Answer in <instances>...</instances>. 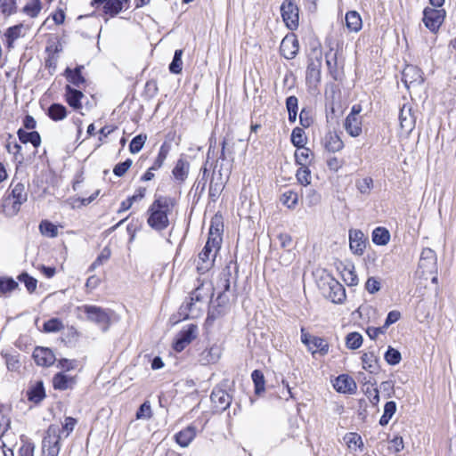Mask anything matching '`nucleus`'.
<instances>
[{"instance_id":"f257e3e1","label":"nucleus","mask_w":456,"mask_h":456,"mask_svg":"<svg viewBox=\"0 0 456 456\" xmlns=\"http://www.w3.org/2000/svg\"><path fill=\"white\" fill-rule=\"evenodd\" d=\"M175 204V201L171 197H156L147 210L148 225L157 232L167 229L169 225L168 214L172 211Z\"/></svg>"},{"instance_id":"f03ea898","label":"nucleus","mask_w":456,"mask_h":456,"mask_svg":"<svg viewBox=\"0 0 456 456\" xmlns=\"http://www.w3.org/2000/svg\"><path fill=\"white\" fill-rule=\"evenodd\" d=\"M180 310L183 313L189 311L197 312L199 314L208 311V314H209L208 295L203 292L202 288H196L191 292L190 297L182 304Z\"/></svg>"},{"instance_id":"7ed1b4c3","label":"nucleus","mask_w":456,"mask_h":456,"mask_svg":"<svg viewBox=\"0 0 456 456\" xmlns=\"http://www.w3.org/2000/svg\"><path fill=\"white\" fill-rule=\"evenodd\" d=\"M61 428L50 425L42 442L43 456H58L60 452Z\"/></svg>"},{"instance_id":"20e7f679","label":"nucleus","mask_w":456,"mask_h":456,"mask_svg":"<svg viewBox=\"0 0 456 456\" xmlns=\"http://www.w3.org/2000/svg\"><path fill=\"white\" fill-rule=\"evenodd\" d=\"M436 261V254L433 249L429 248H423L416 273L421 278L428 280V274H436L437 272Z\"/></svg>"},{"instance_id":"39448f33","label":"nucleus","mask_w":456,"mask_h":456,"mask_svg":"<svg viewBox=\"0 0 456 456\" xmlns=\"http://www.w3.org/2000/svg\"><path fill=\"white\" fill-rule=\"evenodd\" d=\"M280 11L286 27L290 30H296L299 25V9L295 1L284 0Z\"/></svg>"},{"instance_id":"423d86ee","label":"nucleus","mask_w":456,"mask_h":456,"mask_svg":"<svg viewBox=\"0 0 456 456\" xmlns=\"http://www.w3.org/2000/svg\"><path fill=\"white\" fill-rule=\"evenodd\" d=\"M199 335V327L197 324L189 323L184 325L176 335L173 343V349L180 353L190 345Z\"/></svg>"},{"instance_id":"0eeeda50","label":"nucleus","mask_w":456,"mask_h":456,"mask_svg":"<svg viewBox=\"0 0 456 456\" xmlns=\"http://www.w3.org/2000/svg\"><path fill=\"white\" fill-rule=\"evenodd\" d=\"M239 266L237 261L231 259L220 273V277L217 281V288L224 289V292H227L230 290L232 284L236 287Z\"/></svg>"},{"instance_id":"6e6552de","label":"nucleus","mask_w":456,"mask_h":456,"mask_svg":"<svg viewBox=\"0 0 456 456\" xmlns=\"http://www.w3.org/2000/svg\"><path fill=\"white\" fill-rule=\"evenodd\" d=\"M446 12L444 9L426 7L423 10V23L431 32L436 33L444 21Z\"/></svg>"},{"instance_id":"1a4fd4ad","label":"nucleus","mask_w":456,"mask_h":456,"mask_svg":"<svg viewBox=\"0 0 456 456\" xmlns=\"http://www.w3.org/2000/svg\"><path fill=\"white\" fill-rule=\"evenodd\" d=\"M323 294L333 303H342L346 298V289L341 283L330 277L327 281V288H323Z\"/></svg>"},{"instance_id":"9d476101","label":"nucleus","mask_w":456,"mask_h":456,"mask_svg":"<svg viewBox=\"0 0 456 456\" xmlns=\"http://www.w3.org/2000/svg\"><path fill=\"white\" fill-rule=\"evenodd\" d=\"M216 255V252L212 251L210 248L205 245L202 250L199 253L197 271L200 274H204L209 271L214 266Z\"/></svg>"},{"instance_id":"9b49d317","label":"nucleus","mask_w":456,"mask_h":456,"mask_svg":"<svg viewBox=\"0 0 456 456\" xmlns=\"http://www.w3.org/2000/svg\"><path fill=\"white\" fill-rule=\"evenodd\" d=\"M210 400L216 411H225L232 403L231 395L225 390L220 387H215L212 390Z\"/></svg>"},{"instance_id":"f8f14e48","label":"nucleus","mask_w":456,"mask_h":456,"mask_svg":"<svg viewBox=\"0 0 456 456\" xmlns=\"http://www.w3.org/2000/svg\"><path fill=\"white\" fill-rule=\"evenodd\" d=\"M299 50V43L295 35L286 36L280 45L281 54L287 60L296 57Z\"/></svg>"},{"instance_id":"ddd939ff","label":"nucleus","mask_w":456,"mask_h":456,"mask_svg":"<svg viewBox=\"0 0 456 456\" xmlns=\"http://www.w3.org/2000/svg\"><path fill=\"white\" fill-rule=\"evenodd\" d=\"M402 81L407 88L411 86H419L423 84L424 78L421 69L413 65L406 66L402 74Z\"/></svg>"},{"instance_id":"4468645a","label":"nucleus","mask_w":456,"mask_h":456,"mask_svg":"<svg viewBox=\"0 0 456 456\" xmlns=\"http://www.w3.org/2000/svg\"><path fill=\"white\" fill-rule=\"evenodd\" d=\"M367 238L361 230L349 231V247L351 251L357 256L363 254L366 248Z\"/></svg>"},{"instance_id":"2eb2a0df","label":"nucleus","mask_w":456,"mask_h":456,"mask_svg":"<svg viewBox=\"0 0 456 456\" xmlns=\"http://www.w3.org/2000/svg\"><path fill=\"white\" fill-rule=\"evenodd\" d=\"M321 68H322V58H316L315 60H309L305 79L306 83L310 86H317L321 82Z\"/></svg>"},{"instance_id":"dca6fc26","label":"nucleus","mask_w":456,"mask_h":456,"mask_svg":"<svg viewBox=\"0 0 456 456\" xmlns=\"http://www.w3.org/2000/svg\"><path fill=\"white\" fill-rule=\"evenodd\" d=\"M399 121L402 130L410 134L415 127L416 118L411 106L403 105L400 110Z\"/></svg>"},{"instance_id":"f3484780","label":"nucleus","mask_w":456,"mask_h":456,"mask_svg":"<svg viewBox=\"0 0 456 456\" xmlns=\"http://www.w3.org/2000/svg\"><path fill=\"white\" fill-rule=\"evenodd\" d=\"M33 358L37 365L43 367L51 366L55 362L53 352L46 347H37L33 352Z\"/></svg>"},{"instance_id":"a211bd4d","label":"nucleus","mask_w":456,"mask_h":456,"mask_svg":"<svg viewBox=\"0 0 456 456\" xmlns=\"http://www.w3.org/2000/svg\"><path fill=\"white\" fill-rule=\"evenodd\" d=\"M10 189H11L10 196L13 200L12 208L14 209L18 210L20 208V206L27 201V199H28L27 190L25 188V185L20 182L17 183H12Z\"/></svg>"},{"instance_id":"6ab92c4d","label":"nucleus","mask_w":456,"mask_h":456,"mask_svg":"<svg viewBox=\"0 0 456 456\" xmlns=\"http://www.w3.org/2000/svg\"><path fill=\"white\" fill-rule=\"evenodd\" d=\"M333 387L338 393L343 394H353L356 390V383L351 377L346 374L339 375L336 379Z\"/></svg>"},{"instance_id":"aec40b11","label":"nucleus","mask_w":456,"mask_h":456,"mask_svg":"<svg viewBox=\"0 0 456 456\" xmlns=\"http://www.w3.org/2000/svg\"><path fill=\"white\" fill-rule=\"evenodd\" d=\"M197 435V428L193 425H189L185 428L175 435V441L183 448H186L193 441Z\"/></svg>"},{"instance_id":"412c9836","label":"nucleus","mask_w":456,"mask_h":456,"mask_svg":"<svg viewBox=\"0 0 456 456\" xmlns=\"http://www.w3.org/2000/svg\"><path fill=\"white\" fill-rule=\"evenodd\" d=\"M84 97L82 91L72 87L70 85L65 86V101L74 110L82 108L81 99Z\"/></svg>"},{"instance_id":"4be33fe9","label":"nucleus","mask_w":456,"mask_h":456,"mask_svg":"<svg viewBox=\"0 0 456 456\" xmlns=\"http://www.w3.org/2000/svg\"><path fill=\"white\" fill-rule=\"evenodd\" d=\"M344 128L351 137H358L362 133V117H346Z\"/></svg>"},{"instance_id":"5701e85b","label":"nucleus","mask_w":456,"mask_h":456,"mask_svg":"<svg viewBox=\"0 0 456 456\" xmlns=\"http://www.w3.org/2000/svg\"><path fill=\"white\" fill-rule=\"evenodd\" d=\"M324 148L329 152H338L344 148V142L336 132L329 131L324 136Z\"/></svg>"},{"instance_id":"b1692460","label":"nucleus","mask_w":456,"mask_h":456,"mask_svg":"<svg viewBox=\"0 0 456 456\" xmlns=\"http://www.w3.org/2000/svg\"><path fill=\"white\" fill-rule=\"evenodd\" d=\"M83 69V65H77L74 69L67 67L64 70V76L71 85L77 87H80L82 85L86 83V78L82 75Z\"/></svg>"},{"instance_id":"393cba45","label":"nucleus","mask_w":456,"mask_h":456,"mask_svg":"<svg viewBox=\"0 0 456 456\" xmlns=\"http://www.w3.org/2000/svg\"><path fill=\"white\" fill-rule=\"evenodd\" d=\"M91 5L94 7L102 5L103 12L110 14L111 17L116 16L122 11V7L117 0H93Z\"/></svg>"},{"instance_id":"a878e982","label":"nucleus","mask_w":456,"mask_h":456,"mask_svg":"<svg viewBox=\"0 0 456 456\" xmlns=\"http://www.w3.org/2000/svg\"><path fill=\"white\" fill-rule=\"evenodd\" d=\"M17 135L21 143L30 142L35 148H38L41 144V136L37 131L28 132L24 128H19Z\"/></svg>"},{"instance_id":"bb28decb","label":"nucleus","mask_w":456,"mask_h":456,"mask_svg":"<svg viewBox=\"0 0 456 456\" xmlns=\"http://www.w3.org/2000/svg\"><path fill=\"white\" fill-rule=\"evenodd\" d=\"M362 368L371 374H377L379 371V358L373 353H364L362 355Z\"/></svg>"},{"instance_id":"cd10ccee","label":"nucleus","mask_w":456,"mask_h":456,"mask_svg":"<svg viewBox=\"0 0 456 456\" xmlns=\"http://www.w3.org/2000/svg\"><path fill=\"white\" fill-rule=\"evenodd\" d=\"M189 167L190 163L184 159L180 158L172 170L175 179L180 183L184 182L189 174Z\"/></svg>"},{"instance_id":"c85d7f7f","label":"nucleus","mask_w":456,"mask_h":456,"mask_svg":"<svg viewBox=\"0 0 456 456\" xmlns=\"http://www.w3.org/2000/svg\"><path fill=\"white\" fill-rule=\"evenodd\" d=\"M346 26L351 32H358L362 27L361 15L356 11H349L345 16Z\"/></svg>"},{"instance_id":"c756f323","label":"nucleus","mask_w":456,"mask_h":456,"mask_svg":"<svg viewBox=\"0 0 456 456\" xmlns=\"http://www.w3.org/2000/svg\"><path fill=\"white\" fill-rule=\"evenodd\" d=\"M28 400L38 403L45 397V391L43 381H37L27 391Z\"/></svg>"},{"instance_id":"7c9ffc66","label":"nucleus","mask_w":456,"mask_h":456,"mask_svg":"<svg viewBox=\"0 0 456 456\" xmlns=\"http://www.w3.org/2000/svg\"><path fill=\"white\" fill-rule=\"evenodd\" d=\"M372 242L377 246H385L390 240V232L385 227H376L371 233Z\"/></svg>"},{"instance_id":"2f4dec72","label":"nucleus","mask_w":456,"mask_h":456,"mask_svg":"<svg viewBox=\"0 0 456 456\" xmlns=\"http://www.w3.org/2000/svg\"><path fill=\"white\" fill-rule=\"evenodd\" d=\"M73 383V379L62 372H58L53 378V387L57 390H66L69 388Z\"/></svg>"},{"instance_id":"473e14b6","label":"nucleus","mask_w":456,"mask_h":456,"mask_svg":"<svg viewBox=\"0 0 456 456\" xmlns=\"http://www.w3.org/2000/svg\"><path fill=\"white\" fill-rule=\"evenodd\" d=\"M48 117L53 121H60L66 118L67 109L61 103H52L47 110Z\"/></svg>"},{"instance_id":"72a5a7b5","label":"nucleus","mask_w":456,"mask_h":456,"mask_svg":"<svg viewBox=\"0 0 456 456\" xmlns=\"http://www.w3.org/2000/svg\"><path fill=\"white\" fill-rule=\"evenodd\" d=\"M307 347L313 354L319 353L322 355H325L329 352L328 343L323 338L319 337H313L311 344Z\"/></svg>"},{"instance_id":"f704fd0d","label":"nucleus","mask_w":456,"mask_h":456,"mask_svg":"<svg viewBox=\"0 0 456 456\" xmlns=\"http://www.w3.org/2000/svg\"><path fill=\"white\" fill-rule=\"evenodd\" d=\"M341 276L348 286H355L358 284V276L355 273L353 265H345L341 270Z\"/></svg>"},{"instance_id":"c9c22d12","label":"nucleus","mask_w":456,"mask_h":456,"mask_svg":"<svg viewBox=\"0 0 456 456\" xmlns=\"http://www.w3.org/2000/svg\"><path fill=\"white\" fill-rule=\"evenodd\" d=\"M18 11V0H0V14L8 18Z\"/></svg>"},{"instance_id":"e433bc0d","label":"nucleus","mask_w":456,"mask_h":456,"mask_svg":"<svg viewBox=\"0 0 456 456\" xmlns=\"http://www.w3.org/2000/svg\"><path fill=\"white\" fill-rule=\"evenodd\" d=\"M171 146L167 143L163 142L159 150L158 156L156 159L154 160L152 166L151 167V170H159L164 164L169 151H170Z\"/></svg>"},{"instance_id":"4c0bfd02","label":"nucleus","mask_w":456,"mask_h":456,"mask_svg":"<svg viewBox=\"0 0 456 456\" xmlns=\"http://www.w3.org/2000/svg\"><path fill=\"white\" fill-rule=\"evenodd\" d=\"M223 189L224 185L222 182V175L219 174L217 181H215V178L212 177L209 183L208 196L213 202H216V200L219 198Z\"/></svg>"},{"instance_id":"58836bf2","label":"nucleus","mask_w":456,"mask_h":456,"mask_svg":"<svg viewBox=\"0 0 456 456\" xmlns=\"http://www.w3.org/2000/svg\"><path fill=\"white\" fill-rule=\"evenodd\" d=\"M306 136L305 133L303 128L301 127H295L292 130L291 135H290V141L291 143L297 149L300 150V148H303V146L306 142Z\"/></svg>"},{"instance_id":"ea45409f","label":"nucleus","mask_w":456,"mask_h":456,"mask_svg":"<svg viewBox=\"0 0 456 456\" xmlns=\"http://www.w3.org/2000/svg\"><path fill=\"white\" fill-rule=\"evenodd\" d=\"M183 50L182 49H176L174 53V56L172 59V61L170 62L168 66L169 72L175 75H178L183 70Z\"/></svg>"},{"instance_id":"a19ab883","label":"nucleus","mask_w":456,"mask_h":456,"mask_svg":"<svg viewBox=\"0 0 456 456\" xmlns=\"http://www.w3.org/2000/svg\"><path fill=\"white\" fill-rule=\"evenodd\" d=\"M311 155H313L312 151L304 145L300 150L297 149L295 152V161L299 166L307 167L311 162Z\"/></svg>"},{"instance_id":"79ce46f5","label":"nucleus","mask_w":456,"mask_h":456,"mask_svg":"<svg viewBox=\"0 0 456 456\" xmlns=\"http://www.w3.org/2000/svg\"><path fill=\"white\" fill-rule=\"evenodd\" d=\"M220 356V350L217 346H211L201 354L200 362L203 364L214 363Z\"/></svg>"},{"instance_id":"37998d69","label":"nucleus","mask_w":456,"mask_h":456,"mask_svg":"<svg viewBox=\"0 0 456 456\" xmlns=\"http://www.w3.org/2000/svg\"><path fill=\"white\" fill-rule=\"evenodd\" d=\"M280 200L288 208L293 209L297 204L298 195L296 191L288 190L281 194Z\"/></svg>"},{"instance_id":"c03bdc74","label":"nucleus","mask_w":456,"mask_h":456,"mask_svg":"<svg viewBox=\"0 0 456 456\" xmlns=\"http://www.w3.org/2000/svg\"><path fill=\"white\" fill-rule=\"evenodd\" d=\"M396 411V403L394 401L387 402L384 406V412L379 419V425L386 426Z\"/></svg>"},{"instance_id":"a18cd8bd","label":"nucleus","mask_w":456,"mask_h":456,"mask_svg":"<svg viewBox=\"0 0 456 456\" xmlns=\"http://www.w3.org/2000/svg\"><path fill=\"white\" fill-rule=\"evenodd\" d=\"M201 177L196 181L193 184L191 191H194L195 195L200 197L205 191L207 182H208V169L202 167L200 169Z\"/></svg>"},{"instance_id":"49530a36","label":"nucleus","mask_w":456,"mask_h":456,"mask_svg":"<svg viewBox=\"0 0 456 456\" xmlns=\"http://www.w3.org/2000/svg\"><path fill=\"white\" fill-rule=\"evenodd\" d=\"M42 9L41 0H31L22 8V12L29 16L30 18H36L39 14Z\"/></svg>"},{"instance_id":"de8ad7c7","label":"nucleus","mask_w":456,"mask_h":456,"mask_svg":"<svg viewBox=\"0 0 456 456\" xmlns=\"http://www.w3.org/2000/svg\"><path fill=\"white\" fill-rule=\"evenodd\" d=\"M40 232L49 238H55L58 235L57 226L48 220H43L39 224Z\"/></svg>"},{"instance_id":"09e8293b","label":"nucleus","mask_w":456,"mask_h":456,"mask_svg":"<svg viewBox=\"0 0 456 456\" xmlns=\"http://www.w3.org/2000/svg\"><path fill=\"white\" fill-rule=\"evenodd\" d=\"M326 57V63L328 66V69L330 70V75L332 77L337 80V52H333V49L330 48L328 53L325 54Z\"/></svg>"},{"instance_id":"8fccbe9b","label":"nucleus","mask_w":456,"mask_h":456,"mask_svg":"<svg viewBox=\"0 0 456 456\" xmlns=\"http://www.w3.org/2000/svg\"><path fill=\"white\" fill-rule=\"evenodd\" d=\"M89 322L96 325L102 331H106L110 325V315H86Z\"/></svg>"},{"instance_id":"3c124183","label":"nucleus","mask_w":456,"mask_h":456,"mask_svg":"<svg viewBox=\"0 0 456 456\" xmlns=\"http://www.w3.org/2000/svg\"><path fill=\"white\" fill-rule=\"evenodd\" d=\"M251 379L255 386V393L259 395L264 392L265 381L263 372L259 370H253L251 373Z\"/></svg>"},{"instance_id":"603ef678","label":"nucleus","mask_w":456,"mask_h":456,"mask_svg":"<svg viewBox=\"0 0 456 456\" xmlns=\"http://www.w3.org/2000/svg\"><path fill=\"white\" fill-rule=\"evenodd\" d=\"M362 344V337L358 332H350L346 338V346L351 350H355L361 347Z\"/></svg>"},{"instance_id":"864d4df0","label":"nucleus","mask_w":456,"mask_h":456,"mask_svg":"<svg viewBox=\"0 0 456 456\" xmlns=\"http://www.w3.org/2000/svg\"><path fill=\"white\" fill-rule=\"evenodd\" d=\"M18 282L12 277H0V293L5 294L18 288Z\"/></svg>"},{"instance_id":"5fc2aeb1","label":"nucleus","mask_w":456,"mask_h":456,"mask_svg":"<svg viewBox=\"0 0 456 456\" xmlns=\"http://www.w3.org/2000/svg\"><path fill=\"white\" fill-rule=\"evenodd\" d=\"M146 140V134H140L134 136L129 143L130 152L133 154L138 153L143 148Z\"/></svg>"},{"instance_id":"6e6d98bb","label":"nucleus","mask_w":456,"mask_h":456,"mask_svg":"<svg viewBox=\"0 0 456 456\" xmlns=\"http://www.w3.org/2000/svg\"><path fill=\"white\" fill-rule=\"evenodd\" d=\"M18 281L24 283L27 290L31 293L37 289V281L28 273L23 272L18 275Z\"/></svg>"},{"instance_id":"4d7b16f0","label":"nucleus","mask_w":456,"mask_h":456,"mask_svg":"<svg viewBox=\"0 0 456 456\" xmlns=\"http://www.w3.org/2000/svg\"><path fill=\"white\" fill-rule=\"evenodd\" d=\"M297 180L301 185L306 186L311 183V171L305 166H301L296 174Z\"/></svg>"},{"instance_id":"13d9d810","label":"nucleus","mask_w":456,"mask_h":456,"mask_svg":"<svg viewBox=\"0 0 456 456\" xmlns=\"http://www.w3.org/2000/svg\"><path fill=\"white\" fill-rule=\"evenodd\" d=\"M111 255V250L109 247H104L95 260L92 263L89 267L90 271L94 270L98 266L102 265L104 262L109 260Z\"/></svg>"},{"instance_id":"bf43d9fd","label":"nucleus","mask_w":456,"mask_h":456,"mask_svg":"<svg viewBox=\"0 0 456 456\" xmlns=\"http://www.w3.org/2000/svg\"><path fill=\"white\" fill-rule=\"evenodd\" d=\"M384 358L386 362L390 365H396L402 360L401 353L392 346H388L387 352L385 353Z\"/></svg>"},{"instance_id":"052dcab7","label":"nucleus","mask_w":456,"mask_h":456,"mask_svg":"<svg viewBox=\"0 0 456 456\" xmlns=\"http://www.w3.org/2000/svg\"><path fill=\"white\" fill-rule=\"evenodd\" d=\"M356 188L357 190L364 195L370 194V191L373 188V180L371 177H365L362 180L356 181Z\"/></svg>"},{"instance_id":"680f3d73","label":"nucleus","mask_w":456,"mask_h":456,"mask_svg":"<svg viewBox=\"0 0 456 456\" xmlns=\"http://www.w3.org/2000/svg\"><path fill=\"white\" fill-rule=\"evenodd\" d=\"M2 356L5 359V363L8 370L10 371H17L20 367V362L18 359L17 355L8 354H1Z\"/></svg>"},{"instance_id":"e2e57ef3","label":"nucleus","mask_w":456,"mask_h":456,"mask_svg":"<svg viewBox=\"0 0 456 456\" xmlns=\"http://www.w3.org/2000/svg\"><path fill=\"white\" fill-rule=\"evenodd\" d=\"M344 441L346 442V444H347V446L349 448H352L353 446H354V447H356V446L361 447V446L363 445L362 437L357 433H347V434H346V436H344Z\"/></svg>"},{"instance_id":"0e129e2a","label":"nucleus","mask_w":456,"mask_h":456,"mask_svg":"<svg viewBox=\"0 0 456 456\" xmlns=\"http://www.w3.org/2000/svg\"><path fill=\"white\" fill-rule=\"evenodd\" d=\"M132 164L133 161L131 159H126L125 161L118 163L113 168V174L118 177L123 176L130 168Z\"/></svg>"},{"instance_id":"69168bd1","label":"nucleus","mask_w":456,"mask_h":456,"mask_svg":"<svg viewBox=\"0 0 456 456\" xmlns=\"http://www.w3.org/2000/svg\"><path fill=\"white\" fill-rule=\"evenodd\" d=\"M22 23L9 27L4 32V37H9L11 40H16L22 36Z\"/></svg>"},{"instance_id":"338daca9","label":"nucleus","mask_w":456,"mask_h":456,"mask_svg":"<svg viewBox=\"0 0 456 456\" xmlns=\"http://www.w3.org/2000/svg\"><path fill=\"white\" fill-rule=\"evenodd\" d=\"M151 415L152 412L150 402L145 401L143 403L141 404L138 411H136V419H148L151 417Z\"/></svg>"},{"instance_id":"774afa93","label":"nucleus","mask_w":456,"mask_h":456,"mask_svg":"<svg viewBox=\"0 0 456 456\" xmlns=\"http://www.w3.org/2000/svg\"><path fill=\"white\" fill-rule=\"evenodd\" d=\"M63 328L61 322L57 318H53L44 324L45 332H56Z\"/></svg>"}]
</instances>
